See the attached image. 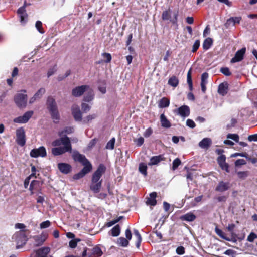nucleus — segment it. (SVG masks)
Instances as JSON below:
<instances>
[{
	"instance_id": "17",
	"label": "nucleus",
	"mask_w": 257,
	"mask_h": 257,
	"mask_svg": "<svg viewBox=\"0 0 257 257\" xmlns=\"http://www.w3.org/2000/svg\"><path fill=\"white\" fill-rule=\"evenodd\" d=\"M26 4L20 7L17 11L18 14L20 19V22L22 24H24L27 21L28 15L26 12Z\"/></svg>"
},
{
	"instance_id": "12",
	"label": "nucleus",
	"mask_w": 257,
	"mask_h": 257,
	"mask_svg": "<svg viewBox=\"0 0 257 257\" xmlns=\"http://www.w3.org/2000/svg\"><path fill=\"white\" fill-rule=\"evenodd\" d=\"M72 146H63L55 147L52 149V153L54 156L62 155L66 152H71Z\"/></svg>"
},
{
	"instance_id": "39",
	"label": "nucleus",
	"mask_w": 257,
	"mask_h": 257,
	"mask_svg": "<svg viewBox=\"0 0 257 257\" xmlns=\"http://www.w3.org/2000/svg\"><path fill=\"white\" fill-rule=\"evenodd\" d=\"M97 115L96 114H92L91 115H89L87 116L86 117L84 118L83 119V122L84 123H88L90 121L96 118Z\"/></svg>"
},
{
	"instance_id": "27",
	"label": "nucleus",
	"mask_w": 257,
	"mask_h": 257,
	"mask_svg": "<svg viewBox=\"0 0 257 257\" xmlns=\"http://www.w3.org/2000/svg\"><path fill=\"white\" fill-rule=\"evenodd\" d=\"M161 126L164 128H169L171 126L170 122L168 120L164 113L161 114L160 117Z\"/></svg>"
},
{
	"instance_id": "56",
	"label": "nucleus",
	"mask_w": 257,
	"mask_h": 257,
	"mask_svg": "<svg viewBox=\"0 0 257 257\" xmlns=\"http://www.w3.org/2000/svg\"><path fill=\"white\" fill-rule=\"evenodd\" d=\"M81 108L84 112H86L90 110L91 106L88 104L82 103L81 104Z\"/></svg>"
},
{
	"instance_id": "51",
	"label": "nucleus",
	"mask_w": 257,
	"mask_h": 257,
	"mask_svg": "<svg viewBox=\"0 0 257 257\" xmlns=\"http://www.w3.org/2000/svg\"><path fill=\"white\" fill-rule=\"evenodd\" d=\"M235 227L234 224H230L227 227V230L229 231L231 234V236H236V234L233 232V230Z\"/></svg>"
},
{
	"instance_id": "49",
	"label": "nucleus",
	"mask_w": 257,
	"mask_h": 257,
	"mask_svg": "<svg viewBox=\"0 0 257 257\" xmlns=\"http://www.w3.org/2000/svg\"><path fill=\"white\" fill-rule=\"evenodd\" d=\"M181 164V160L179 158L175 159L172 163V170H176Z\"/></svg>"
},
{
	"instance_id": "35",
	"label": "nucleus",
	"mask_w": 257,
	"mask_h": 257,
	"mask_svg": "<svg viewBox=\"0 0 257 257\" xmlns=\"http://www.w3.org/2000/svg\"><path fill=\"white\" fill-rule=\"evenodd\" d=\"M215 231L216 233L221 238L226 240V241H230V238L226 236L224 232H223L221 229L216 227L215 229Z\"/></svg>"
},
{
	"instance_id": "20",
	"label": "nucleus",
	"mask_w": 257,
	"mask_h": 257,
	"mask_svg": "<svg viewBox=\"0 0 257 257\" xmlns=\"http://www.w3.org/2000/svg\"><path fill=\"white\" fill-rule=\"evenodd\" d=\"M217 162L222 170H225L227 172H229V166L226 163V157L224 155L219 156L217 159Z\"/></svg>"
},
{
	"instance_id": "43",
	"label": "nucleus",
	"mask_w": 257,
	"mask_h": 257,
	"mask_svg": "<svg viewBox=\"0 0 257 257\" xmlns=\"http://www.w3.org/2000/svg\"><path fill=\"white\" fill-rule=\"evenodd\" d=\"M118 243L120 246L126 247L128 244V239L124 237H120L118 239Z\"/></svg>"
},
{
	"instance_id": "29",
	"label": "nucleus",
	"mask_w": 257,
	"mask_h": 257,
	"mask_svg": "<svg viewBox=\"0 0 257 257\" xmlns=\"http://www.w3.org/2000/svg\"><path fill=\"white\" fill-rule=\"evenodd\" d=\"M211 144V139L209 138H205L199 142V146L201 148L206 149L208 148Z\"/></svg>"
},
{
	"instance_id": "59",
	"label": "nucleus",
	"mask_w": 257,
	"mask_h": 257,
	"mask_svg": "<svg viewBox=\"0 0 257 257\" xmlns=\"http://www.w3.org/2000/svg\"><path fill=\"white\" fill-rule=\"evenodd\" d=\"M224 254L226 255L233 257L236 254V251L232 249H228L224 252Z\"/></svg>"
},
{
	"instance_id": "53",
	"label": "nucleus",
	"mask_w": 257,
	"mask_h": 257,
	"mask_svg": "<svg viewBox=\"0 0 257 257\" xmlns=\"http://www.w3.org/2000/svg\"><path fill=\"white\" fill-rule=\"evenodd\" d=\"M220 72L223 73L225 76H230L231 73L230 72V70L227 67H222L220 69Z\"/></svg>"
},
{
	"instance_id": "3",
	"label": "nucleus",
	"mask_w": 257,
	"mask_h": 257,
	"mask_svg": "<svg viewBox=\"0 0 257 257\" xmlns=\"http://www.w3.org/2000/svg\"><path fill=\"white\" fill-rule=\"evenodd\" d=\"M26 93L25 90H22L14 97L15 102L19 108H24L26 106L27 95L25 94Z\"/></svg>"
},
{
	"instance_id": "8",
	"label": "nucleus",
	"mask_w": 257,
	"mask_h": 257,
	"mask_svg": "<svg viewBox=\"0 0 257 257\" xmlns=\"http://www.w3.org/2000/svg\"><path fill=\"white\" fill-rule=\"evenodd\" d=\"M31 157L37 158L38 157H44L47 155L46 149L44 147L41 146L37 149H32L30 153Z\"/></svg>"
},
{
	"instance_id": "63",
	"label": "nucleus",
	"mask_w": 257,
	"mask_h": 257,
	"mask_svg": "<svg viewBox=\"0 0 257 257\" xmlns=\"http://www.w3.org/2000/svg\"><path fill=\"white\" fill-rule=\"evenodd\" d=\"M176 253L179 255H182L185 253V249L183 246L178 247L176 249Z\"/></svg>"
},
{
	"instance_id": "10",
	"label": "nucleus",
	"mask_w": 257,
	"mask_h": 257,
	"mask_svg": "<svg viewBox=\"0 0 257 257\" xmlns=\"http://www.w3.org/2000/svg\"><path fill=\"white\" fill-rule=\"evenodd\" d=\"M61 137L52 142L53 146H60L63 145V146H71L70 140L67 136H61Z\"/></svg>"
},
{
	"instance_id": "30",
	"label": "nucleus",
	"mask_w": 257,
	"mask_h": 257,
	"mask_svg": "<svg viewBox=\"0 0 257 257\" xmlns=\"http://www.w3.org/2000/svg\"><path fill=\"white\" fill-rule=\"evenodd\" d=\"M157 196V193L155 192L150 194V197L148 198L146 203L148 205L151 206H155L157 203L156 198Z\"/></svg>"
},
{
	"instance_id": "52",
	"label": "nucleus",
	"mask_w": 257,
	"mask_h": 257,
	"mask_svg": "<svg viewBox=\"0 0 257 257\" xmlns=\"http://www.w3.org/2000/svg\"><path fill=\"white\" fill-rule=\"evenodd\" d=\"M187 83L189 85V88L190 90H192L193 85L191 79V76L190 74V70L189 71L187 74Z\"/></svg>"
},
{
	"instance_id": "4",
	"label": "nucleus",
	"mask_w": 257,
	"mask_h": 257,
	"mask_svg": "<svg viewBox=\"0 0 257 257\" xmlns=\"http://www.w3.org/2000/svg\"><path fill=\"white\" fill-rule=\"evenodd\" d=\"M172 13V11L170 9L163 11L162 14V18L164 21H169L173 24L177 26L178 12L173 13V18L171 17Z\"/></svg>"
},
{
	"instance_id": "28",
	"label": "nucleus",
	"mask_w": 257,
	"mask_h": 257,
	"mask_svg": "<svg viewBox=\"0 0 257 257\" xmlns=\"http://www.w3.org/2000/svg\"><path fill=\"white\" fill-rule=\"evenodd\" d=\"M228 92V84L227 83H222L219 84L218 88V92L222 96L225 95Z\"/></svg>"
},
{
	"instance_id": "16",
	"label": "nucleus",
	"mask_w": 257,
	"mask_h": 257,
	"mask_svg": "<svg viewBox=\"0 0 257 257\" xmlns=\"http://www.w3.org/2000/svg\"><path fill=\"white\" fill-rule=\"evenodd\" d=\"M246 52V48L243 47L241 49L238 50L234 57H233L230 61L232 63L241 61L244 58V55Z\"/></svg>"
},
{
	"instance_id": "32",
	"label": "nucleus",
	"mask_w": 257,
	"mask_h": 257,
	"mask_svg": "<svg viewBox=\"0 0 257 257\" xmlns=\"http://www.w3.org/2000/svg\"><path fill=\"white\" fill-rule=\"evenodd\" d=\"M50 248L48 247H44L40 248L37 251V255L41 256H47V255L50 252Z\"/></svg>"
},
{
	"instance_id": "18",
	"label": "nucleus",
	"mask_w": 257,
	"mask_h": 257,
	"mask_svg": "<svg viewBox=\"0 0 257 257\" xmlns=\"http://www.w3.org/2000/svg\"><path fill=\"white\" fill-rule=\"evenodd\" d=\"M231 185L228 182L220 181L215 188V191L223 192L227 191L230 188Z\"/></svg>"
},
{
	"instance_id": "5",
	"label": "nucleus",
	"mask_w": 257,
	"mask_h": 257,
	"mask_svg": "<svg viewBox=\"0 0 257 257\" xmlns=\"http://www.w3.org/2000/svg\"><path fill=\"white\" fill-rule=\"evenodd\" d=\"M105 166L103 164H100L97 170L92 174L91 182L92 183H97L100 181L102 175L105 173Z\"/></svg>"
},
{
	"instance_id": "34",
	"label": "nucleus",
	"mask_w": 257,
	"mask_h": 257,
	"mask_svg": "<svg viewBox=\"0 0 257 257\" xmlns=\"http://www.w3.org/2000/svg\"><path fill=\"white\" fill-rule=\"evenodd\" d=\"M179 80L175 76H173L169 78L168 84L173 87H176L178 85Z\"/></svg>"
},
{
	"instance_id": "44",
	"label": "nucleus",
	"mask_w": 257,
	"mask_h": 257,
	"mask_svg": "<svg viewBox=\"0 0 257 257\" xmlns=\"http://www.w3.org/2000/svg\"><path fill=\"white\" fill-rule=\"evenodd\" d=\"M122 217H123L122 216H119L117 219L111 220V221L107 222L106 225V226L108 227H110L112 226L114 224L118 222L122 218Z\"/></svg>"
},
{
	"instance_id": "22",
	"label": "nucleus",
	"mask_w": 257,
	"mask_h": 257,
	"mask_svg": "<svg viewBox=\"0 0 257 257\" xmlns=\"http://www.w3.org/2000/svg\"><path fill=\"white\" fill-rule=\"evenodd\" d=\"M164 160L165 158L163 155L153 156L150 158V162L148 163V165L153 166L157 165L159 163Z\"/></svg>"
},
{
	"instance_id": "6",
	"label": "nucleus",
	"mask_w": 257,
	"mask_h": 257,
	"mask_svg": "<svg viewBox=\"0 0 257 257\" xmlns=\"http://www.w3.org/2000/svg\"><path fill=\"white\" fill-rule=\"evenodd\" d=\"M16 142L20 146H24L26 143V136L25 130L23 127H20L16 130Z\"/></svg>"
},
{
	"instance_id": "42",
	"label": "nucleus",
	"mask_w": 257,
	"mask_h": 257,
	"mask_svg": "<svg viewBox=\"0 0 257 257\" xmlns=\"http://www.w3.org/2000/svg\"><path fill=\"white\" fill-rule=\"evenodd\" d=\"M115 140L114 138H112L110 140H109L106 145V149H109V150H112L114 148V144H115Z\"/></svg>"
},
{
	"instance_id": "33",
	"label": "nucleus",
	"mask_w": 257,
	"mask_h": 257,
	"mask_svg": "<svg viewBox=\"0 0 257 257\" xmlns=\"http://www.w3.org/2000/svg\"><path fill=\"white\" fill-rule=\"evenodd\" d=\"M74 132V128L71 126L66 127L64 130L58 132L59 136H67V134H70Z\"/></svg>"
},
{
	"instance_id": "48",
	"label": "nucleus",
	"mask_w": 257,
	"mask_h": 257,
	"mask_svg": "<svg viewBox=\"0 0 257 257\" xmlns=\"http://www.w3.org/2000/svg\"><path fill=\"white\" fill-rule=\"evenodd\" d=\"M208 78V74L207 72H204L201 75V84H207V79Z\"/></svg>"
},
{
	"instance_id": "14",
	"label": "nucleus",
	"mask_w": 257,
	"mask_h": 257,
	"mask_svg": "<svg viewBox=\"0 0 257 257\" xmlns=\"http://www.w3.org/2000/svg\"><path fill=\"white\" fill-rule=\"evenodd\" d=\"M92 169V165H88L87 166L84 167L79 173L75 174L73 176V179L75 180H78L83 178L86 174L90 172Z\"/></svg>"
},
{
	"instance_id": "9",
	"label": "nucleus",
	"mask_w": 257,
	"mask_h": 257,
	"mask_svg": "<svg viewBox=\"0 0 257 257\" xmlns=\"http://www.w3.org/2000/svg\"><path fill=\"white\" fill-rule=\"evenodd\" d=\"M174 112L181 117L185 118L189 115L190 111L189 106L184 105L175 109Z\"/></svg>"
},
{
	"instance_id": "40",
	"label": "nucleus",
	"mask_w": 257,
	"mask_h": 257,
	"mask_svg": "<svg viewBox=\"0 0 257 257\" xmlns=\"http://www.w3.org/2000/svg\"><path fill=\"white\" fill-rule=\"evenodd\" d=\"M45 89L44 88H41L39 89L34 95L35 97H36L38 99H40L43 95L45 93Z\"/></svg>"
},
{
	"instance_id": "60",
	"label": "nucleus",
	"mask_w": 257,
	"mask_h": 257,
	"mask_svg": "<svg viewBox=\"0 0 257 257\" xmlns=\"http://www.w3.org/2000/svg\"><path fill=\"white\" fill-rule=\"evenodd\" d=\"M186 125L190 128H194L196 126L195 122L191 119H188L186 121Z\"/></svg>"
},
{
	"instance_id": "19",
	"label": "nucleus",
	"mask_w": 257,
	"mask_h": 257,
	"mask_svg": "<svg viewBox=\"0 0 257 257\" xmlns=\"http://www.w3.org/2000/svg\"><path fill=\"white\" fill-rule=\"evenodd\" d=\"M73 116L76 121L82 120V113L79 107L77 105H73L71 108Z\"/></svg>"
},
{
	"instance_id": "64",
	"label": "nucleus",
	"mask_w": 257,
	"mask_h": 257,
	"mask_svg": "<svg viewBox=\"0 0 257 257\" xmlns=\"http://www.w3.org/2000/svg\"><path fill=\"white\" fill-rule=\"evenodd\" d=\"M248 140L250 142H252V141L256 142L257 141V134L249 135L248 137Z\"/></svg>"
},
{
	"instance_id": "1",
	"label": "nucleus",
	"mask_w": 257,
	"mask_h": 257,
	"mask_svg": "<svg viewBox=\"0 0 257 257\" xmlns=\"http://www.w3.org/2000/svg\"><path fill=\"white\" fill-rule=\"evenodd\" d=\"M47 105L54 122L58 123L60 119V115L54 99L52 97H49L47 99Z\"/></svg>"
},
{
	"instance_id": "23",
	"label": "nucleus",
	"mask_w": 257,
	"mask_h": 257,
	"mask_svg": "<svg viewBox=\"0 0 257 257\" xmlns=\"http://www.w3.org/2000/svg\"><path fill=\"white\" fill-rule=\"evenodd\" d=\"M85 95L83 97V101L89 102L92 101L94 99V93L92 89L89 86V89L85 92Z\"/></svg>"
},
{
	"instance_id": "38",
	"label": "nucleus",
	"mask_w": 257,
	"mask_h": 257,
	"mask_svg": "<svg viewBox=\"0 0 257 257\" xmlns=\"http://www.w3.org/2000/svg\"><path fill=\"white\" fill-rule=\"evenodd\" d=\"M147 166L145 163H141L139 164V170L140 172V173H141L144 176L147 175Z\"/></svg>"
},
{
	"instance_id": "2",
	"label": "nucleus",
	"mask_w": 257,
	"mask_h": 257,
	"mask_svg": "<svg viewBox=\"0 0 257 257\" xmlns=\"http://www.w3.org/2000/svg\"><path fill=\"white\" fill-rule=\"evenodd\" d=\"M27 230H22L16 232L12 237V239L17 243L16 248L19 249L26 244L28 240L26 232Z\"/></svg>"
},
{
	"instance_id": "26",
	"label": "nucleus",
	"mask_w": 257,
	"mask_h": 257,
	"mask_svg": "<svg viewBox=\"0 0 257 257\" xmlns=\"http://www.w3.org/2000/svg\"><path fill=\"white\" fill-rule=\"evenodd\" d=\"M102 180L101 179L100 181L97 183H92L90 185V190L94 193H97L100 191L102 186Z\"/></svg>"
},
{
	"instance_id": "46",
	"label": "nucleus",
	"mask_w": 257,
	"mask_h": 257,
	"mask_svg": "<svg viewBox=\"0 0 257 257\" xmlns=\"http://www.w3.org/2000/svg\"><path fill=\"white\" fill-rule=\"evenodd\" d=\"M35 27L39 33L41 34L44 33V31L42 28V23L40 21H37L35 24Z\"/></svg>"
},
{
	"instance_id": "45",
	"label": "nucleus",
	"mask_w": 257,
	"mask_h": 257,
	"mask_svg": "<svg viewBox=\"0 0 257 257\" xmlns=\"http://www.w3.org/2000/svg\"><path fill=\"white\" fill-rule=\"evenodd\" d=\"M237 176L240 179H244L248 176V171H239L237 172Z\"/></svg>"
},
{
	"instance_id": "41",
	"label": "nucleus",
	"mask_w": 257,
	"mask_h": 257,
	"mask_svg": "<svg viewBox=\"0 0 257 257\" xmlns=\"http://www.w3.org/2000/svg\"><path fill=\"white\" fill-rule=\"evenodd\" d=\"M92 253L94 256H100L102 254V252L99 247H95L92 249Z\"/></svg>"
},
{
	"instance_id": "57",
	"label": "nucleus",
	"mask_w": 257,
	"mask_h": 257,
	"mask_svg": "<svg viewBox=\"0 0 257 257\" xmlns=\"http://www.w3.org/2000/svg\"><path fill=\"white\" fill-rule=\"evenodd\" d=\"M153 133V130L151 127L147 128L144 132L143 135L145 137L148 138Z\"/></svg>"
},
{
	"instance_id": "11",
	"label": "nucleus",
	"mask_w": 257,
	"mask_h": 257,
	"mask_svg": "<svg viewBox=\"0 0 257 257\" xmlns=\"http://www.w3.org/2000/svg\"><path fill=\"white\" fill-rule=\"evenodd\" d=\"M88 89H89V86L87 85L76 87L72 89V94L76 97H80L82 96Z\"/></svg>"
},
{
	"instance_id": "37",
	"label": "nucleus",
	"mask_w": 257,
	"mask_h": 257,
	"mask_svg": "<svg viewBox=\"0 0 257 257\" xmlns=\"http://www.w3.org/2000/svg\"><path fill=\"white\" fill-rule=\"evenodd\" d=\"M212 44V39L210 38H206L203 43V47L205 50H208Z\"/></svg>"
},
{
	"instance_id": "24",
	"label": "nucleus",
	"mask_w": 257,
	"mask_h": 257,
	"mask_svg": "<svg viewBox=\"0 0 257 257\" xmlns=\"http://www.w3.org/2000/svg\"><path fill=\"white\" fill-rule=\"evenodd\" d=\"M180 218L182 221L192 222L196 219V216L193 212H189L181 216Z\"/></svg>"
},
{
	"instance_id": "15",
	"label": "nucleus",
	"mask_w": 257,
	"mask_h": 257,
	"mask_svg": "<svg viewBox=\"0 0 257 257\" xmlns=\"http://www.w3.org/2000/svg\"><path fill=\"white\" fill-rule=\"evenodd\" d=\"M241 19V17H230L227 20L224 24V26L226 29H229L231 27L235 26L236 24H239Z\"/></svg>"
},
{
	"instance_id": "13",
	"label": "nucleus",
	"mask_w": 257,
	"mask_h": 257,
	"mask_svg": "<svg viewBox=\"0 0 257 257\" xmlns=\"http://www.w3.org/2000/svg\"><path fill=\"white\" fill-rule=\"evenodd\" d=\"M33 114V111H29L25 112L24 115L22 116H19L15 118L14 119V122L18 123H26L29 121L30 118L32 117Z\"/></svg>"
},
{
	"instance_id": "36",
	"label": "nucleus",
	"mask_w": 257,
	"mask_h": 257,
	"mask_svg": "<svg viewBox=\"0 0 257 257\" xmlns=\"http://www.w3.org/2000/svg\"><path fill=\"white\" fill-rule=\"evenodd\" d=\"M111 234L113 236H117L120 232V228L119 225H116L113 227L111 230Z\"/></svg>"
},
{
	"instance_id": "7",
	"label": "nucleus",
	"mask_w": 257,
	"mask_h": 257,
	"mask_svg": "<svg viewBox=\"0 0 257 257\" xmlns=\"http://www.w3.org/2000/svg\"><path fill=\"white\" fill-rule=\"evenodd\" d=\"M72 156L75 161L81 163L84 167L87 166L88 165H91L89 160L86 159L84 155L80 154L77 151H74L73 153Z\"/></svg>"
},
{
	"instance_id": "58",
	"label": "nucleus",
	"mask_w": 257,
	"mask_h": 257,
	"mask_svg": "<svg viewBox=\"0 0 257 257\" xmlns=\"http://www.w3.org/2000/svg\"><path fill=\"white\" fill-rule=\"evenodd\" d=\"M199 46L200 41L198 40H196L193 45V48L192 50V52H196L199 47Z\"/></svg>"
},
{
	"instance_id": "47",
	"label": "nucleus",
	"mask_w": 257,
	"mask_h": 257,
	"mask_svg": "<svg viewBox=\"0 0 257 257\" xmlns=\"http://www.w3.org/2000/svg\"><path fill=\"white\" fill-rule=\"evenodd\" d=\"M227 138L228 139H232L237 143L239 142V136L237 134H228L227 135Z\"/></svg>"
},
{
	"instance_id": "62",
	"label": "nucleus",
	"mask_w": 257,
	"mask_h": 257,
	"mask_svg": "<svg viewBox=\"0 0 257 257\" xmlns=\"http://www.w3.org/2000/svg\"><path fill=\"white\" fill-rule=\"evenodd\" d=\"M246 162L244 159H238L235 162V165L236 166H239L246 164Z\"/></svg>"
},
{
	"instance_id": "21",
	"label": "nucleus",
	"mask_w": 257,
	"mask_h": 257,
	"mask_svg": "<svg viewBox=\"0 0 257 257\" xmlns=\"http://www.w3.org/2000/svg\"><path fill=\"white\" fill-rule=\"evenodd\" d=\"M48 237V234L45 232H42L40 235L34 237L36 246H40L43 244Z\"/></svg>"
},
{
	"instance_id": "31",
	"label": "nucleus",
	"mask_w": 257,
	"mask_h": 257,
	"mask_svg": "<svg viewBox=\"0 0 257 257\" xmlns=\"http://www.w3.org/2000/svg\"><path fill=\"white\" fill-rule=\"evenodd\" d=\"M170 104L169 99L163 97L160 99L158 103V107L160 108L168 107Z\"/></svg>"
},
{
	"instance_id": "54",
	"label": "nucleus",
	"mask_w": 257,
	"mask_h": 257,
	"mask_svg": "<svg viewBox=\"0 0 257 257\" xmlns=\"http://www.w3.org/2000/svg\"><path fill=\"white\" fill-rule=\"evenodd\" d=\"M51 222L49 220H47L44 222H42L40 224V227L41 229H44L49 227L50 226Z\"/></svg>"
},
{
	"instance_id": "55",
	"label": "nucleus",
	"mask_w": 257,
	"mask_h": 257,
	"mask_svg": "<svg viewBox=\"0 0 257 257\" xmlns=\"http://www.w3.org/2000/svg\"><path fill=\"white\" fill-rule=\"evenodd\" d=\"M102 56H103V57L104 58L106 59V60H105V63H109L111 61L112 57H111V55L110 53H103L102 54Z\"/></svg>"
},
{
	"instance_id": "61",
	"label": "nucleus",
	"mask_w": 257,
	"mask_h": 257,
	"mask_svg": "<svg viewBox=\"0 0 257 257\" xmlns=\"http://www.w3.org/2000/svg\"><path fill=\"white\" fill-rule=\"evenodd\" d=\"M57 70L56 66H55L49 69L47 73L48 77L52 76Z\"/></svg>"
},
{
	"instance_id": "25",
	"label": "nucleus",
	"mask_w": 257,
	"mask_h": 257,
	"mask_svg": "<svg viewBox=\"0 0 257 257\" xmlns=\"http://www.w3.org/2000/svg\"><path fill=\"white\" fill-rule=\"evenodd\" d=\"M58 167L61 172L65 174L69 173L71 169V167L69 164L64 163H59Z\"/></svg>"
},
{
	"instance_id": "50",
	"label": "nucleus",
	"mask_w": 257,
	"mask_h": 257,
	"mask_svg": "<svg viewBox=\"0 0 257 257\" xmlns=\"http://www.w3.org/2000/svg\"><path fill=\"white\" fill-rule=\"evenodd\" d=\"M257 238V235L254 232H251L248 236L247 240L249 242H252Z\"/></svg>"
}]
</instances>
